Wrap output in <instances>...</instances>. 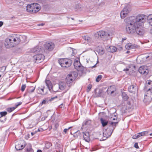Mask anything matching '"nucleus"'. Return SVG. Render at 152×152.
Here are the masks:
<instances>
[{
	"mask_svg": "<svg viewBox=\"0 0 152 152\" xmlns=\"http://www.w3.org/2000/svg\"><path fill=\"white\" fill-rule=\"evenodd\" d=\"M147 17L144 14H140L136 16L134 18L130 19V21L127 25L135 26H144L147 20Z\"/></svg>",
	"mask_w": 152,
	"mask_h": 152,
	"instance_id": "f257e3e1",
	"label": "nucleus"
},
{
	"mask_svg": "<svg viewBox=\"0 0 152 152\" xmlns=\"http://www.w3.org/2000/svg\"><path fill=\"white\" fill-rule=\"evenodd\" d=\"M143 26H135L131 25H127L126 27L127 32L129 34H133L136 32L138 35L142 36L145 32Z\"/></svg>",
	"mask_w": 152,
	"mask_h": 152,
	"instance_id": "f03ea898",
	"label": "nucleus"
},
{
	"mask_svg": "<svg viewBox=\"0 0 152 152\" xmlns=\"http://www.w3.org/2000/svg\"><path fill=\"white\" fill-rule=\"evenodd\" d=\"M20 38L16 34L12 35L5 39V45L7 48H10L18 44L20 42Z\"/></svg>",
	"mask_w": 152,
	"mask_h": 152,
	"instance_id": "7ed1b4c3",
	"label": "nucleus"
},
{
	"mask_svg": "<svg viewBox=\"0 0 152 152\" xmlns=\"http://www.w3.org/2000/svg\"><path fill=\"white\" fill-rule=\"evenodd\" d=\"M117 123L118 122H111L110 125L107 128L104 129L103 133V140H106L111 135Z\"/></svg>",
	"mask_w": 152,
	"mask_h": 152,
	"instance_id": "20e7f679",
	"label": "nucleus"
},
{
	"mask_svg": "<svg viewBox=\"0 0 152 152\" xmlns=\"http://www.w3.org/2000/svg\"><path fill=\"white\" fill-rule=\"evenodd\" d=\"M41 9L40 5L36 3H34L30 4H28L26 6L27 12L34 13L38 12Z\"/></svg>",
	"mask_w": 152,
	"mask_h": 152,
	"instance_id": "39448f33",
	"label": "nucleus"
},
{
	"mask_svg": "<svg viewBox=\"0 0 152 152\" xmlns=\"http://www.w3.org/2000/svg\"><path fill=\"white\" fill-rule=\"evenodd\" d=\"M95 36L97 38L101 39L103 41H105L108 39L110 35L107 32L101 30L95 33Z\"/></svg>",
	"mask_w": 152,
	"mask_h": 152,
	"instance_id": "423d86ee",
	"label": "nucleus"
},
{
	"mask_svg": "<svg viewBox=\"0 0 152 152\" xmlns=\"http://www.w3.org/2000/svg\"><path fill=\"white\" fill-rule=\"evenodd\" d=\"M58 62L62 67H68L72 64V61L66 58H61L58 60Z\"/></svg>",
	"mask_w": 152,
	"mask_h": 152,
	"instance_id": "0eeeda50",
	"label": "nucleus"
},
{
	"mask_svg": "<svg viewBox=\"0 0 152 152\" xmlns=\"http://www.w3.org/2000/svg\"><path fill=\"white\" fill-rule=\"evenodd\" d=\"M75 75L77 76V75L76 72H72L70 74L68 75L66 78V84L69 88L72 85L73 80L74 79L73 75Z\"/></svg>",
	"mask_w": 152,
	"mask_h": 152,
	"instance_id": "6e6552de",
	"label": "nucleus"
},
{
	"mask_svg": "<svg viewBox=\"0 0 152 152\" xmlns=\"http://www.w3.org/2000/svg\"><path fill=\"white\" fill-rule=\"evenodd\" d=\"M131 10L130 6L129 5L126 6L121 12L120 15L121 18H124L127 15Z\"/></svg>",
	"mask_w": 152,
	"mask_h": 152,
	"instance_id": "1a4fd4ad",
	"label": "nucleus"
},
{
	"mask_svg": "<svg viewBox=\"0 0 152 152\" xmlns=\"http://www.w3.org/2000/svg\"><path fill=\"white\" fill-rule=\"evenodd\" d=\"M75 68L78 71L83 72L84 71V67L81 65L79 59H75L74 63Z\"/></svg>",
	"mask_w": 152,
	"mask_h": 152,
	"instance_id": "9d476101",
	"label": "nucleus"
},
{
	"mask_svg": "<svg viewBox=\"0 0 152 152\" xmlns=\"http://www.w3.org/2000/svg\"><path fill=\"white\" fill-rule=\"evenodd\" d=\"M33 58L37 63L42 62L45 58V56L41 53L37 54L33 56Z\"/></svg>",
	"mask_w": 152,
	"mask_h": 152,
	"instance_id": "9b49d317",
	"label": "nucleus"
},
{
	"mask_svg": "<svg viewBox=\"0 0 152 152\" xmlns=\"http://www.w3.org/2000/svg\"><path fill=\"white\" fill-rule=\"evenodd\" d=\"M45 50L52 51L55 47L54 44L52 42H46L44 45Z\"/></svg>",
	"mask_w": 152,
	"mask_h": 152,
	"instance_id": "f8f14e48",
	"label": "nucleus"
},
{
	"mask_svg": "<svg viewBox=\"0 0 152 152\" xmlns=\"http://www.w3.org/2000/svg\"><path fill=\"white\" fill-rule=\"evenodd\" d=\"M59 88L61 90L64 89L67 91L69 89V87L68 86L66 83L64 82H60L59 83Z\"/></svg>",
	"mask_w": 152,
	"mask_h": 152,
	"instance_id": "ddd939ff",
	"label": "nucleus"
},
{
	"mask_svg": "<svg viewBox=\"0 0 152 152\" xmlns=\"http://www.w3.org/2000/svg\"><path fill=\"white\" fill-rule=\"evenodd\" d=\"M139 72L141 74H143L144 75H147L148 72L147 67L146 66H140L139 69Z\"/></svg>",
	"mask_w": 152,
	"mask_h": 152,
	"instance_id": "4468645a",
	"label": "nucleus"
},
{
	"mask_svg": "<svg viewBox=\"0 0 152 152\" xmlns=\"http://www.w3.org/2000/svg\"><path fill=\"white\" fill-rule=\"evenodd\" d=\"M148 132L147 131H144L138 133L133 136L132 138L133 139H137L141 136H144L148 134Z\"/></svg>",
	"mask_w": 152,
	"mask_h": 152,
	"instance_id": "2eb2a0df",
	"label": "nucleus"
},
{
	"mask_svg": "<svg viewBox=\"0 0 152 152\" xmlns=\"http://www.w3.org/2000/svg\"><path fill=\"white\" fill-rule=\"evenodd\" d=\"M31 53L36 54L42 53V52L41 48L39 46H37L34 48L32 49L31 50Z\"/></svg>",
	"mask_w": 152,
	"mask_h": 152,
	"instance_id": "dca6fc26",
	"label": "nucleus"
},
{
	"mask_svg": "<svg viewBox=\"0 0 152 152\" xmlns=\"http://www.w3.org/2000/svg\"><path fill=\"white\" fill-rule=\"evenodd\" d=\"M144 91H145V95H147V96H151L152 94V89H150L149 85H148L147 87H145Z\"/></svg>",
	"mask_w": 152,
	"mask_h": 152,
	"instance_id": "f3484780",
	"label": "nucleus"
},
{
	"mask_svg": "<svg viewBox=\"0 0 152 152\" xmlns=\"http://www.w3.org/2000/svg\"><path fill=\"white\" fill-rule=\"evenodd\" d=\"M45 83L50 92L53 93L54 92L56 91L53 90L52 85L50 80H46L45 81Z\"/></svg>",
	"mask_w": 152,
	"mask_h": 152,
	"instance_id": "a211bd4d",
	"label": "nucleus"
},
{
	"mask_svg": "<svg viewBox=\"0 0 152 152\" xmlns=\"http://www.w3.org/2000/svg\"><path fill=\"white\" fill-rule=\"evenodd\" d=\"M116 90V88L115 86H112L108 88L106 92L108 94L112 95Z\"/></svg>",
	"mask_w": 152,
	"mask_h": 152,
	"instance_id": "6ab92c4d",
	"label": "nucleus"
},
{
	"mask_svg": "<svg viewBox=\"0 0 152 152\" xmlns=\"http://www.w3.org/2000/svg\"><path fill=\"white\" fill-rule=\"evenodd\" d=\"M128 90L130 92L132 93H134L137 91V86L133 85H131L129 87Z\"/></svg>",
	"mask_w": 152,
	"mask_h": 152,
	"instance_id": "aec40b11",
	"label": "nucleus"
},
{
	"mask_svg": "<svg viewBox=\"0 0 152 152\" xmlns=\"http://www.w3.org/2000/svg\"><path fill=\"white\" fill-rule=\"evenodd\" d=\"M152 101V97L147 96V95H145L143 102L146 104H148Z\"/></svg>",
	"mask_w": 152,
	"mask_h": 152,
	"instance_id": "412c9836",
	"label": "nucleus"
},
{
	"mask_svg": "<svg viewBox=\"0 0 152 152\" xmlns=\"http://www.w3.org/2000/svg\"><path fill=\"white\" fill-rule=\"evenodd\" d=\"M83 138L85 141L88 142L90 141V139L89 137V134L88 132H86V133L83 132Z\"/></svg>",
	"mask_w": 152,
	"mask_h": 152,
	"instance_id": "4be33fe9",
	"label": "nucleus"
},
{
	"mask_svg": "<svg viewBox=\"0 0 152 152\" xmlns=\"http://www.w3.org/2000/svg\"><path fill=\"white\" fill-rule=\"evenodd\" d=\"M125 47L126 49L129 50L135 48L136 46L134 45H133L131 43H129L126 44Z\"/></svg>",
	"mask_w": 152,
	"mask_h": 152,
	"instance_id": "5701e85b",
	"label": "nucleus"
},
{
	"mask_svg": "<svg viewBox=\"0 0 152 152\" xmlns=\"http://www.w3.org/2000/svg\"><path fill=\"white\" fill-rule=\"evenodd\" d=\"M25 147V146L21 144H19L15 145V148L17 150H20L23 149Z\"/></svg>",
	"mask_w": 152,
	"mask_h": 152,
	"instance_id": "b1692460",
	"label": "nucleus"
},
{
	"mask_svg": "<svg viewBox=\"0 0 152 152\" xmlns=\"http://www.w3.org/2000/svg\"><path fill=\"white\" fill-rule=\"evenodd\" d=\"M83 38L86 42H87L88 43L91 42L92 39L91 38L88 36H83Z\"/></svg>",
	"mask_w": 152,
	"mask_h": 152,
	"instance_id": "393cba45",
	"label": "nucleus"
},
{
	"mask_svg": "<svg viewBox=\"0 0 152 152\" xmlns=\"http://www.w3.org/2000/svg\"><path fill=\"white\" fill-rule=\"evenodd\" d=\"M117 49L114 46H110L109 47L108 49V51L112 53L116 52Z\"/></svg>",
	"mask_w": 152,
	"mask_h": 152,
	"instance_id": "a878e982",
	"label": "nucleus"
},
{
	"mask_svg": "<svg viewBox=\"0 0 152 152\" xmlns=\"http://www.w3.org/2000/svg\"><path fill=\"white\" fill-rule=\"evenodd\" d=\"M147 20L149 24L152 26V14L148 15L147 17Z\"/></svg>",
	"mask_w": 152,
	"mask_h": 152,
	"instance_id": "bb28decb",
	"label": "nucleus"
},
{
	"mask_svg": "<svg viewBox=\"0 0 152 152\" xmlns=\"http://www.w3.org/2000/svg\"><path fill=\"white\" fill-rule=\"evenodd\" d=\"M122 96L123 99L124 100L126 101L129 98L128 96L125 92H122Z\"/></svg>",
	"mask_w": 152,
	"mask_h": 152,
	"instance_id": "cd10ccee",
	"label": "nucleus"
},
{
	"mask_svg": "<svg viewBox=\"0 0 152 152\" xmlns=\"http://www.w3.org/2000/svg\"><path fill=\"white\" fill-rule=\"evenodd\" d=\"M100 121L103 126H105L107 125L108 122V121H106L103 118H101L100 119Z\"/></svg>",
	"mask_w": 152,
	"mask_h": 152,
	"instance_id": "c85d7f7f",
	"label": "nucleus"
},
{
	"mask_svg": "<svg viewBox=\"0 0 152 152\" xmlns=\"http://www.w3.org/2000/svg\"><path fill=\"white\" fill-rule=\"evenodd\" d=\"M35 88V87H30L28 90L27 92L29 94L31 93L34 92Z\"/></svg>",
	"mask_w": 152,
	"mask_h": 152,
	"instance_id": "c756f323",
	"label": "nucleus"
},
{
	"mask_svg": "<svg viewBox=\"0 0 152 152\" xmlns=\"http://www.w3.org/2000/svg\"><path fill=\"white\" fill-rule=\"evenodd\" d=\"M27 152H34V151L31 148V145L29 144L28 145V147L27 149Z\"/></svg>",
	"mask_w": 152,
	"mask_h": 152,
	"instance_id": "7c9ffc66",
	"label": "nucleus"
},
{
	"mask_svg": "<svg viewBox=\"0 0 152 152\" xmlns=\"http://www.w3.org/2000/svg\"><path fill=\"white\" fill-rule=\"evenodd\" d=\"M149 85V86L150 87V89H152V81L151 80H149L147 84H146V86L145 87H147L148 85Z\"/></svg>",
	"mask_w": 152,
	"mask_h": 152,
	"instance_id": "2f4dec72",
	"label": "nucleus"
},
{
	"mask_svg": "<svg viewBox=\"0 0 152 152\" xmlns=\"http://www.w3.org/2000/svg\"><path fill=\"white\" fill-rule=\"evenodd\" d=\"M102 75H99L96 79V81L97 82H99L100 80L102 78Z\"/></svg>",
	"mask_w": 152,
	"mask_h": 152,
	"instance_id": "473e14b6",
	"label": "nucleus"
},
{
	"mask_svg": "<svg viewBox=\"0 0 152 152\" xmlns=\"http://www.w3.org/2000/svg\"><path fill=\"white\" fill-rule=\"evenodd\" d=\"M15 109V108L14 107H9L7 109V110L8 112L10 113L13 111Z\"/></svg>",
	"mask_w": 152,
	"mask_h": 152,
	"instance_id": "72a5a7b5",
	"label": "nucleus"
},
{
	"mask_svg": "<svg viewBox=\"0 0 152 152\" xmlns=\"http://www.w3.org/2000/svg\"><path fill=\"white\" fill-rule=\"evenodd\" d=\"M91 120H88L85 121V122L83 123V125H88L91 123Z\"/></svg>",
	"mask_w": 152,
	"mask_h": 152,
	"instance_id": "f704fd0d",
	"label": "nucleus"
},
{
	"mask_svg": "<svg viewBox=\"0 0 152 152\" xmlns=\"http://www.w3.org/2000/svg\"><path fill=\"white\" fill-rule=\"evenodd\" d=\"M44 88L45 87H43L42 88H40V87H39L38 88V90L41 92L42 94H43V93H44Z\"/></svg>",
	"mask_w": 152,
	"mask_h": 152,
	"instance_id": "c9c22d12",
	"label": "nucleus"
},
{
	"mask_svg": "<svg viewBox=\"0 0 152 152\" xmlns=\"http://www.w3.org/2000/svg\"><path fill=\"white\" fill-rule=\"evenodd\" d=\"M0 114L1 117H3L5 116L7 114V112L6 111H3L0 112Z\"/></svg>",
	"mask_w": 152,
	"mask_h": 152,
	"instance_id": "e433bc0d",
	"label": "nucleus"
},
{
	"mask_svg": "<svg viewBox=\"0 0 152 152\" xmlns=\"http://www.w3.org/2000/svg\"><path fill=\"white\" fill-rule=\"evenodd\" d=\"M6 69V67L5 66H3L0 68V72H5Z\"/></svg>",
	"mask_w": 152,
	"mask_h": 152,
	"instance_id": "4c0bfd02",
	"label": "nucleus"
},
{
	"mask_svg": "<svg viewBox=\"0 0 152 152\" xmlns=\"http://www.w3.org/2000/svg\"><path fill=\"white\" fill-rule=\"evenodd\" d=\"M51 146V144L50 142H48L45 144V147L47 148H49Z\"/></svg>",
	"mask_w": 152,
	"mask_h": 152,
	"instance_id": "58836bf2",
	"label": "nucleus"
},
{
	"mask_svg": "<svg viewBox=\"0 0 152 152\" xmlns=\"http://www.w3.org/2000/svg\"><path fill=\"white\" fill-rule=\"evenodd\" d=\"M26 87V85L25 84H23L22 85L21 90L22 91H23Z\"/></svg>",
	"mask_w": 152,
	"mask_h": 152,
	"instance_id": "ea45409f",
	"label": "nucleus"
},
{
	"mask_svg": "<svg viewBox=\"0 0 152 152\" xmlns=\"http://www.w3.org/2000/svg\"><path fill=\"white\" fill-rule=\"evenodd\" d=\"M48 100L45 99L42 101L41 103V104L42 105L43 104H46V103H48Z\"/></svg>",
	"mask_w": 152,
	"mask_h": 152,
	"instance_id": "a19ab883",
	"label": "nucleus"
},
{
	"mask_svg": "<svg viewBox=\"0 0 152 152\" xmlns=\"http://www.w3.org/2000/svg\"><path fill=\"white\" fill-rule=\"evenodd\" d=\"M22 102H18V103H17L15 104V107H14L15 109L18 106L22 104Z\"/></svg>",
	"mask_w": 152,
	"mask_h": 152,
	"instance_id": "79ce46f5",
	"label": "nucleus"
},
{
	"mask_svg": "<svg viewBox=\"0 0 152 152\" xmlns=\"http://www.w3.org/2000/svg\"><path fill=\"white\" fill-rule=\"evenodd\" d=\"M92 88V86L91 85H89L88 86V92H89Z\"/></svg>",
	"mask_w": 152,
	"mask_h": 152,
	"instance_id": "37998d69",
	"label": "nucleus"
},
{
	"mask_svg": "<svg viewBox=\"0 0 152 152\" xmlns=\"http://www.w3.org/2000/svg\"><path fill=\"white\" fill-rule=\"evenodd\" d=\"M2 117H0V122L2 123H4V122L6 120V118H4V120H2L1 119V118Z\"/></svg>",
	"mask_w": 152,
	"mask_h": 152,
	"instance_id": "c03bdc74",
	"label": "nucleus"
},
{
	"mask_svg": "<svg viewBox=\"0 0 152 152\" xmlns=\"http://www.w3.org/2000/svg\"><path fill=\"white\" fill-rule=\"evenodd\" d=\"M149 58L150 59L152 58V53L149 54V56L146 57V58Z\"/></svg>",
	"mask_w": 152,
	"mask_h": 152,
	"instance_id": "a18cd8bd",
	"label": "nucleus"
},
{
	"mask_svg": "<svg viewBox=\"0 0 152 152\" xmlns=\"http://www.w3.org/2000/svg\"><path fill=\"white\" fill-rule=\"evenodd\" d=\"M57 98V96H55L54 97L51 98H50L49 99V101H50L51 102V101H53V99H55Z\"/></svg>",
	"mask_w": 152,
	"mask_h": 152,
	"instance_id": "49530a36",
	"label": "nucleus"
},
{
	"mask_svg": "<svg viewBox=\"0 0 152 152\" xmlns=\"http://www.w3.org/2000/svg\"><path fill=\"white\" fill-rule=\"evenodd\" d=\"M72 127H69L68 129H64V132H65V133H66V132H67V131L69 130V129H70Z\"/></svg>",
	"mask_w": 152,
	"mask_h": 152,
	"instance_id": "de8ad7c7",
	"label": "nucleus"
},
{
	"mask_svg": "<svg viewBox=\"0 0 152 152\" xmlns=\"http://www.w3.org/2000/svg\"><path fill=\"white\" fill-rule=\"evenodd\" d=\"M134 147L136 148H139L138 143H135L134 145Z\"/></svg>",
	"mask_w": 152,
	"mask_h": 152,
	"instance_id": "09e8293b",
	"label": "nucleus"
},
{
	"mask_svg": "<svg viewBox=\"0 0 152 152\" xmlns=\"http://www.w3.org/2000/svg\"><path fill=\"white\" fill-rule=\"evenodd\" d=\"M47 117V116H46L42 118V121L45 120V119Z\"/></svg>",
	"mask_w": 152,
	"mask_h": 152,
	"instance_id": "8fccbe9b",
	"label": "nucleus"
},
{
	"mask_svg": "<svg viewBox=\"0 0 152 152\" xmlns=\"http://www.w3.org/2000/svg\"><path fill=\"white\" fill-rule=\"evenodd\" d=\"M114 117H115V118H112V117H111V120H115L117 119V117L115 115H114Z\"/></svg>",
	"mask_w": 152,
	"mask_h": 152,
	"instance_id": "3c124183",
	"label": "nucleus"
},
{
	"mask_svg": "<svg viewBox=\"0 0 152 152\" xmlns=\"http://www.w3.org/2000/svg\"><path fill=\"white\" fill-rule=\"evenodd\" d=\"M3 23L1 21H0V27H1L3 25Z\"/></svg>",
	"mask_w": 152,
	"mask_h": 152,
	"instance_id": "603ef678",
	"label": "nucleus"
},
{
	"mask_svg": "<svg viewBox=\"0 0 152 152\" xmlns=\"http://www.w3.org/2000/svg\"><path fill=\"white\" fill-rule=\"evenodd\" d=\"M44 25V23H41V24H38V26H43Z\"/></svg>",
	"mask_w": 152,
	"mask_h": 152,
	"instance_id": "864d4df0",
	"label": "nucleus"
},
{
	"mask_svg": "<svg viewBox=\"0 0 152 152\" xmlns=\"http://www.w3.org/2000/svg\"><path fill=\"white\" fill-rule=\"evenodd\" d=\"M98 61L97 62V63L95 65H94V66H92V68H94L96 66V64L98 63Z\"/></svg>",
	"mask_w": 152,
	"mask_h": 152,
	"instance_id": "5fc2aeb1",
	"label": "nucleus"
},
{
	"mask_svg": "<svg viewBox=\"0 0 152 152\" xmlns=\"http://www.w3.org/2000/svg\"><path fill=\"white\" fill-rule=\"evenodd\" d=\"M129 70V69H128V68H126L125 69H124L123 70L124 71H128Z\"/></svg>",
	"mask_w": 152,
	"mask_h": 152,
	"instance_id": "6e6d98bb",
	"label": "nucleus"
},
{
	"mask_svg": "<svg viewBox=\"0 0 152 152\" xmlns=\"http://www.w3.org/2000/svg\"><path fill=\"white\" fill-rule=\"evenodd\" d=\"M37 152H42V151L40 150H38L37 151Z\"/></svg>",
	"mask_w": 152,
	"mask_h": 152,
	"instance_id": "4d7b16f0",
	"label": "nucleus"
},
{
	"mask_svg": "<svg viewBox=\"0 0 152 152\" xmlns=\"http://www.w3.org/2000/svg\"><path fill=\"white\" fill-rule=\"evenodd\" d=\"M150 33L151 34H152V29H151V30H150Z\"/></svg>",
	"mask_w": 152,
	"mask_h": 152,
	"instance_id": "13d9d810",
	"label": "nucleus"
},
{
	"mask_svg": "<svg viewBox=\"0 0 152 152\" xmlns=\"http://www.w3.org/2000/svg\"><path fill=\"white\" fill-rule=\"evenodd\" d=\"M41 128L38 129L37 131L38 132H40L41 131Z\"/></svg>",
	"mask_w": 152,
	"mask_h": 152,
	"instance_id": "bf43d9fd",
	"label": "nucleus"
},
{
	"mask_svg": "<svg viewBox=\"0 0 152 152\" xmlns=\"http://www.w3.org/2000/svg\"><path fill=\"white\" fill-rule=\"evenodd\" d=\"M130 53V51H127L126 52V53Z\"/></svg>",
	"mask_w": 152,
	"mask_h": 152,
	"instance_id": "052dcab7",
	"label": "nucleus"
},
{
	"mask_svg": "<svg viewBox=\"0 0 152 152\" xmlns=\"http://www.w3.org/2000/svg\"><path fill=\"white\" fill-rule=\"evenodd\" d=\"M126 39V38H124V39L123 38V39H122V40H125Z\"/></svg>",
	"mask_w": 152,
	"mask_h": 152,
	"instance_id": "680f3d73",
	"label": "nucleus"
},
{
	"mask_svg": "<svg viewBox=\"0 0 152 152\" xmlns=\"http://www.w3.org/2000/svg\"><path fill=\"white\" fill-rule=\"evenodd\" d=\"M150 135V136H152V133H151L150 134H149Z\"/></svg>",
	"mask_w": 152,
	"mask_h": 152,
	"instance_id": "e2e57ef3",
	"label": "nucleus"
},
{
	"mask_svg": "<svg viewBox=\"0 0 152 152\" xmlns=\"http://www.w3.org/2000/svg\"><path fill=\"white\" fill-rule=\"evenodd\" d=\"M31 134H32V135H33V134H34V133H32V132H31Z\"/></svg>",
	"mask_w": 152,
	"mask_h": 152,
	"instance_id": "0e129e2a",
	"label": "nucleus"
},
{
	"mask_svg": "<svg viewBox=\"0 0 152 152\" xmlns=\"http://www.w3.org/2000/svg\"><path fill=\"white\" fill-rule=\"evenodd\" d=\"M48 111H47V112L46 113H48Z\"/></svg>",
	"mask_w": 152,
	"mask_h": 152,
	"instance_id": "69168bd1",
	"label": "nucleus"
},
{
	"mask_svg": "<svg viewBox=\"0 0 152 152\" xmlns=\"http://www.w3.org/2000/svg\"><path fill=\"white\" fill-rule=\"evenodd\" d=\"M1 77V75H0V77Z\"/></svg>",
	"mask_w": 152,
	"mask_h": 152,
	"instance_id": "338daca9",
	"label": "nucleus"
},
{
	"mask_svg": "<svg viewBox=\"0 0 152 152\" xmlns=\"http://www.w3.org/2000/svg\"><path fill=\"white\" fill-rule=\"evenodd\" d=\"M72 20H73V18H72Z\"/></svg>",
	"mask_w": 152,
	"mask_h": 152,
	"instance_id": "774afa93",
	"label": "nucleus"
}]
</instances>
